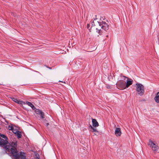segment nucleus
I'll list each match as a JSON object with an SVG mask.
<instances>
[{
    "label": "nucleus",
    "mask_w": 159,
    "mask_h": 159,
    "mask_svg": "<svg viewBox=\"0 0 159 159\" xmlns=\"http://www.w3.org/2000/svg\"><path fill=\"white\" fill-rule=\"evenodd\" d=\"M17 141L16 139H11V141L4 147L5 152L6 153H11V155L15 159H18L19 156V153L17 150Z\"/></svg>",
    "instance_id": "obj_1"
},
{
    "label": "nucleus",
    "mask_w": 159,
    "mask_h": 159,
    "mask_svg": "<svg viewBox=\"0 0 159 159\" xmlns=\"http://www.w3.org/2000/svg\"><path fill=\"white\" fill-rule=\"evenodd\" d=\"M97 19L96 17L94 19L93 21L91 22V25L92 27L98 25V26L96 28L97 32L99 35H101L102 33L101 29H102V30H104L105 31H107L108 29L109 26L105 21H96Z\"/></svg>",
    "instance_id": "obj_2"
},
{
    "label": "nucleus",
    "mask_w": 159,
    "mask_h": 159,
    "mask_svg": "<svg viewBox=\"0 0 159 159\" xmlns=\"http://www.w3.org/2000/svg\"><path fill=\"white\" fill-rule=\"evenodd\" d=\"M136 90L138 94L140 96H142L144 93V86L142 84L139 83L136 84Z\"/></svg>",
    "instance_id": "obj_3"
},
{
    "label": "nucleus",
    "mask_w": 159,
    "mask_h": 159,
    "mask_svg": "<svg viewBox=\"0 0 159 159\" xmlns=\"http://www.w3.org/2000/svg\"><path fill=\"white\" fill-rule=\"evenodd\" d=\"M117 88L120 89H124L126 88V81L123 80H119L116 83Z\"/></svg>",
    "instance_id": "obj_4"
},
{
    "label": "nucleus",
    "mask_w": 159,
    "mask_h": 159,
    "mask_svg": "<svg viewBox=\"0 0 159 159\" xmlns=\"http://www.w3.org/2000/svg\"><path fill=\"white\" fill-rule=\"evenodd\" d=\"M148 145L151 148L152 150L154 152H157L158 148V147L156 143L153 142L152 141L149 140Z\"/></svg>",
    "instance_id": "obj_5"
},
{
    "label": "nucleus",
    "mask_w": 159,
    "mask_h": 159,
    "mask_svg": "<svg viewBox=\"0 0 159 159\" xmlns=\"http://www.w3.org/2000/svg\"><path fill=\"white\" fill-rule=\"evenodd\" d=\"M8 139H3L0 137V145L4 146L8 145Z\"/></svg>",
    "instance_id": "obj_6"
},
{
    "label": "nucleus",
    "mask_w": 159,
    "mask_h": 159,
    "mask_svg": "<svg viewBox=\"0 0 159 159\" xmlns=\"http://www.w3.org/2000/svg\"><path fill=\"white\" fill-rule=\"evenodd\" d=\"M35 111L36 114L40 115L42 118H44V113L41 110H39L38 109H36L35 110Z\"/></svg>",
    "instance_id": "obj_7"
},
{
    "label": "nucleus",
    "mask_w": 159,
    "mask_h": 159,
    "mask_svg": "<svg viewBox=\"0 0 159 159\" xmlns=\"http://www.w3.org/2000/svg\"><path fill=\"white\" fill-rule=\"evenodd\" d=\"M115 134L116 137L120 136L121 134L120 129L119 128H116L115 130Z\"/></svg>",
    "instance_id": "obj_8"
},
{
    "label": "nucleus",
    "mask_w": 159,
    "mask_h": 159,
    "mask_svg": "<svg viewBox=\"0 0 159 159\" xmlns=\"http://www.w3.org/2000/svg\"><path fill=\"white\" fill-rule=\"evenodd\" d=\"M126 81V88L132 84L133 80L129 78H127Z\"/></svg>",
    "instance_id": "obj_9"
},
{
    "label": "nucleus",
    "mask_w": 159,
    "mask_h": 159,
    "mask_svg": "<svg viewBox=\"0 0 159 159\" xmlns=\"http://www.w3.org/2000/svg\"><path fill=\"white\" fill-rule=\"evenodd\" d=\"M92 122L93 127H96L99 126V124L95 119H92Z\"/></svg>",
    "instance_id": "obj_10"
},
{
    "label": "nucleus",
    "mask_w": 159,
    "mask_h": 159,
    "mask_svg": "<svg viewBox=\"0 0 159 159\" xmlns=\"http://www.w3.org/2000/svg\"><path fill=\"white\" fill-rule=\"evenodd\" d=\"M155 101L157 103H159V92H157L154 98Z\"/></svg>",
    "instance_id": "obj_11"
},
{
    "label": "nucleus",
    "mask_w": 159,
    "mask_h": 159,
    "mask_svg": "<svg viewBox=\"0 0 159 159\" xmlns=\"http://www.w3.org/2000/svg\"><path fill=\"white\" fill-rule=\"evenodd\" d=\"M11 98L13 101L18 104H22V103L23 102L22 101L18 100L16 99L13 98Z\"/></svg>",
    "instance_id": "obj_12"
},
{
    "label": "nucleus",
    "mask_w": 159,
    "mask_h": 159,
    "mask_svg": "<svg viewBox=\"0 0 159 159\" xmlns=\"http://www.w3.org/2000/svg\"><path fill=\"white\" fill-rule=\"evenodd\" d=\"M26 104L29 106L31 107L33 109L35 108V107L34 105L31 102H26Z\"/></svg>",
    "instance_id": "obj_13"
},
{
    "label": "nucleus",
    "mask_w": 159,
    "mask_h": 159,
    "mask_svg": "<svg viewBox=\"0 0 159 159\" xmlns=\"http://www.w3.org/2000/svg\"><path fill=\"white\" fill-rule=\"evenodd\" d=\"M127 78H128L127 77H126V76H120V79L121 80H125L126 81V79H127Z\"/></svg>",
    "instance_id": "obj_14"
},
{
    "label": "nucleus",
    "mask_w": 159,
    "mask_h": 159,
    "mask_svg": "<svg viewBox=\"0 0 159 159\" xmlns=\"http://www.w3.org/2000/svg\"><path fill=\"white\" fill-rule=\"evenodd\" d=\"M17 136L18 139H19L21 137V133L20 131H18L16 134Z\"/></svg>",
    "instance_id": "obj_15"
},
{
    "label": "nucleus",
    "mask_w": 159,
    "mask_h": 159,
    "mask_svg": "<svg viewBox=\"0 0 159 159\" xmlns=\"http://www.w3.org/2000/svg\"><path fill=\"white\" fill-rule=\"evenodd\" d=\"M0 137L3 138L5 139H8V138L4 134H1L0 133Z\"/></svg>",
    "instance_id": "obj_16"
},
{
    "label": "nucleus",
    "mask_w": 159,
    "mask_h": 159,
    "mask_svg": "<svg viewBox=\"0 0 159 159\" xmlns=\"http://www.w3.org/2000/svg\"><path fill=\"white\" fill-rule=\"evenodd\" d=\"M12 132L15 134H16L19 131L17 130L16 129H15L14 128L13 129V130L12 131Z\"/></svg>",
    "instance_id": "obj_17"
},
{
    "label": "nucleus",
    "mask_w": 159,
    "mask_h": 159,
    "mask_svg": "<svg viewBox=\"0 0 159 159\" xmlns=\"http://www.w3.org/2000/svg\"><path fill=\"white\" fill-rule=\"evenodd\" d=\"M14 128L12 126H8V129H9V130L12 131V130H13Z\"/></svg>",
    "instance_id": "obj_18"
},
{
    "label": "nucleus",
    "mask_w": 159,
    "mask_h": 159,
    "mask_svg": "<svg viewBox=\"0 0 159 159\" xmlns=\"http://www.w3.org/2000/svg\"><path fill=\"white\" fill-rule=\"evenodd\" d=\"M92 129H93V131H92L93 132H98V131L96 129L93 128Z\"/></svg>",
    "instance_id": "obj_19"
},
{
    "label": "nucleus",
    "mask_w": 159,
    "mask_h": 159,
    "mask_svg": "<svg viewBox=\"0 0 159 159\" xmlns=\"http://www.w3.org/2000/svg\"><path fill=\"white\" fill-rule=\"evenodd\" d=\"M89 24H88L87 25V28L88 29H89Z\"/></svg>",
    "instance_id": "obj_20"
},
{
    "label": "nucleus",
    "mask_w": 159,
    "mask_h": 159,
    "mask_svg": "<svg viewBox=\"0 0 159 159\" xmlns=\"http://www.w3.org/2000/svg\"><path fill=\"white\" fill-rule=\"evenodd\" d=\"M89 127L92 129L93 127L91 125H90Z\"/></svg>",
    "instance_id": "obj_21"
},
{
    "label": "nucleus",
    "mask_w": 159,
    "mask_h": 159,
    "mask_svg": "<svg viewBox=\"0 0 159 159\" xmlns=\"http://www.w3.org/2000/svg\"><path fill=\"white\" fill-rule=\"evenodd\" d=\"M49 125V124L47 123L46 124V126H47Z\"/></svg>",
    "instance_id": "obj_22"
}]
</instances>
